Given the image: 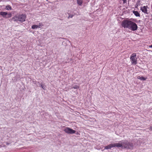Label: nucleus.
Here are the masks:
<instances>
[{
  "instance_id": "f257e3e1",
  "label": "nucleus",
  "mask_w": 152,
  "mask_h": 152,
  "mask_svg": "<svg viewBox=\"0 0 152 152\" xmlns=\"http://www.w3.org/2000/svg\"><path fill=\"white\" fill-rule=\"evenodd\" d=\"M115 147L121 148L122 149L126 148L132 150L133 149L134 145L133 143L128 142L127 140H124L120 141L118 143L110 144L105 146L104 149H110L112 148Z\"/></svg>"
},
{
  "instance_id": "f03ea898",
  "label": "nucleus",
  "mask_w": 152,
  "mask_h": 152,
  "mask_svg": "<svg viewBox=\"0 0 152 152\" xmlns=\"http://www.w3.org/2000/svg\"><path fill=\"white\" fill-rule=\"evenodd\" d=\"M26 18V15L25 14H19L16 15L12 18L13 21L17 22L19 21L22 23L25 21Z\"/></svg>"
},
{
  "instance_id": "7ed1b4c3",
  "label": "nucleus",
  "mask_w": 152,
  "mask_h": 152,
  "mask_svg": "<svg viewBox=\"0 0 152 152\" xmlns=\"http://www.w3.org/2000/svg\"><path fill=\"white\" fill-rule=\"evenodd\" d=\"M132 21L126 20H123L121 23V25L124 28H129Z\"/></svg>"
},
{
  "instance_id": "20e7f679",
  "label": "nucleus",
  "mask_w": 152,
  "mask_h": 152,
  "mask_svg": "<svg viewBox=\"0 0 152 152\" xmlns=\"http://www.w3.org/2000/svg\"><path fill=\"white\" fill-rule=\"evenodd\" d=\"M138 27L137 24L134 22H131L129 29L132 31H135L137 29Z\"/></svg>"
},
{
  "instance_id": "39448f33",
  "label": "nucleus",
  "mask_w": 152,
  "mask_h": 152,
  "mask_svg": "<svg viewBox=\"0 0 152 152\" xmlns=\"http://www.w3.org/2000/svg\"><path fill=\"white\" fill-rule=\"evenodd\" d=\"M64 131L66 133L71 134L75 133L76 132L75 130L69 127L66 128Z\"/></svg>"
},
{
  "instance_id": "423d86ee",
  "label": "nucleus",
  "mask_w": 152,
  "mask_h": 152,
  "mask_svg": "<svg viewBox=\"0 0 152 152\" xmlns=\"http://www.w3.org/2000/svg\"><path fill=\"white\" fill-rule=\"evenodd\" d=\"M147 8L149 9L147 6H144L143 7H141L140 10L142 12L145 14H148L150 12L147 10Z\"/></svg>"
},
{
  "instance_id": "0eeeda50",
  "label": "nucleus",
  "mask_w": 152,
  "mask_h": 152,
  "mask_svg": "<svg viewBox=\"0 0 152 152\" xmlns=\"http://www.w3.org/2000/svg\"><path fill=\"white\" fill-rule=\"evenodd\" d=\"M0 14L2 15L3 17L4 18H7L6 16L8 14L7 12H0Z\"/></svg>"
},
{
  "instance_id": "6e6552de",
  "label": "nucleus",
  "mask_w": 152,
  "mask_h": 152,
  "mask_svg": "<svg viewBox=\"0 0 152 152\" xmlns=\"http://www.w3.org/2000/svg\"><path fill=\"white\" fill-rule=\"evenodd\" d=\"M131 60L132 61V63L136 65L137 64V60L136 58H130Z\"/></svg>"
},
{
  "instance_id": "1a4fd4ad",
  "label": "nucleus",
  "mask_w": 152,
  "mask_h": 152,
  "mask_svg": "<svg viewBox=\"0 0 152 152\" xmlns=\"http://www.w3.org/2000/svg\"><path fill=\"white\" fill-rule=\"evenodd\" d=\"M133 13L137 17H140V15L137 11H133Z\"/></svg>"
},
{
  "instance_id": "9d476101",
  "label": "nucleus",
  "mask_w": 152,
  "mask_h": 152,
  "mask_svg": "<svg viewBox=\"0 0 152 152\" xmlns=\"http://www.w3.org/2000/svg\"><path fill=\"white\" fill-rule=\"evenodd\" d=\"M137 78L138 79H140L142 80H145L146 79V78H145V77H140V76H138L137 77Z\"/></svg>"
},
{
  "instance_id": "9b49d317",
  "label": "nucleus",
  "mask_w": 152,
  "mask_h": 152,
  "mask_svg": "<svg viewBox=\"0 0 152 152\" xmlns=\"http://www.w3.org/2000/svg\"><path fill=\"white\" fill-rule=\"evenodd\" d=\"M77 3L80 6H81L83 3V1L80 0H77Z\"/></svg>"
},
{
  "instance_id": "f8f14e48",
  "label": "nucleus",
  "mask_w": 152,
  "mask_h": 152,
  "mask_svg": "<svg viewBox=\"0 0 152 152\" xmlns=\"http://www.w3.org/2000/svg\"><path fill=\"white\" fill-rule=\"evenodd\" d=\"M68 14L69 15V16L68 17V19L69 18H72L73 16L74 15H75V14H74V15H73V14H70V13H68Z\"/></svg>"
},
{
  "instance_id": "ddd939ff",
  "label": "nucleus",
  "mask_w": 152,
  "mask_h": 152,
  "mask_svg": "<svg viewBox=\"0 0 152 152\" xmlns=\"http://www.w3.org/2000/svg\"><path fill=\"white\" fill-rule=\"evenodd\" d=\"M6 9L7 10H10L12 9V7L10 5H7L6 6Z\"/></svg>"
},
{
  "instance_id": "4468645a",
  "label": "nucleus",
  "mask_w": 152,
  "mask_h": 152,
  "mask_svg": "<svg viewBox=\"0 0 152 152\" xmlns=\"http://www.w3.org/2000/svg\"><path fill=\"white\" fill-rule=\"evenodd\" d=\"M136 56V53H133L132 55L131 56L130 58H134Z\"/></svg>"
},
{
  "instance_id": "2eb2a0df",
  "label": "nucleus",
  "mask_w": 152,
  "mask_h": 152,
  "mask_svg": "<svg viewBox=\"0 0 152 152\" xmlns=\"http://www.w3.org/2000/svg\"><path fill=\"white\" fill-rule=\"evenodd\" d=\"M38 27V26L37 25H33L31 28L33 29L37 28Z\"/></svg>"
},
{
  "instance_id": "dca6fc26",
  "label": "nucleus",
  "mask_w": 152,
  "mask_h": 152,
  "mask_svg": "<svg viewBox=\"0 0 152 152\" xmlns=\"http://www.w3.org/2000/svg\"><path fill=\"white\" fill-rule=\"evenodd\" d=\"M41 87L44 90L45 89L46 86H45L43 84H41Z\"/></svg>"
},
{
  "instance_id": "f3484780",
  "label": "nucleus",
  "mask_w": 152,
  "mask_h": 152,
  "mask_svg": "<svg viewBox=\"0 0 152 152\" xmlns=\"http://www.w3.org/2000/svg\"><path fill=\"white\" fill-rule=\"evenodd\" d=\"M79 88V86H78L77 85H75L72 88H73L75 89H78Z\"/></svg>"
},
{
  "instance_id": "a211bd4d",
  "label": "nucleus",
  "mask_w": 152,
  "mask_h": 152,
  "mask_svg": "<svg viewBox=\"0 0 152 152\" xmlns=\"http://www.w3.org/2000/svg\"><path fill=\"white\" fill-rule=\"evenodd\" d=\"M43 26V25L42 24L39 23V28H41Z\"/></svg>"
},
{
  "instance_id": "6ab92c4d",
  "label": "nucleus",
  "mask_w": 152,
  "mask_h": 152,
  "mask_svg": "<svg viewBox=\"0 0 152 152\" xmlns=\"http://www.w3.org/2000/svg\"><path fill=\"white\" fill-rule=\"evenodd\" d=\"M149 130L152 131V126H150L149 128Z\"/></svg>"
},
{
  "instance_id": "aec40b11",
  "label": "nucleus",
  "mask_w": 152,
  "mask_h": 152,
  "mask_svg": "<svg viewBox=\"0 0 152 152\" xmlns=\"http://www.w3.org/2000/svg\"><path fill=\"white\" fill-rule=\"evenodd\" d=\"M123 1L124 3H126V0H123Z\"/></svg>"
},
{
  "instance_id": "412c9836",
  "label": "nucleus",
  "mask_w": 152,
  "mask_h": 152,
  "mask_svg": "<svg viewBox=\"0 0 152 152\" xmlns=\"http://www.w3.org/2000/svg\"><path fill=\"white\" fill-rule=\"evenodd\" d=\"M149 48H152V44L151 45H149Z\"/></svg>"
},
{
  "instance_id": "4be33fe9",
  "label": "nucleus",
  "mask_w": 152,
  "mask_h": 152,
  "mask_svg": "<svg viewBox=\"0 0 152 152\" xmlns=\"http://www.w3.org/2000/svg\"><path fill=\"white\" fill-rule=\"evenodd\" d=\"M76 134H79V133L78 132H77V133H76Z\"/></svg>"
},
{
  "instance_id": "5701e85b",
  "label": "nucleus",
  "mask_w": 152,
  "mask_h": 152,
  "mask_svg": "<svg viewBox=\"0 0 152 152\" xmlns=\"http://www.w3.org/2000/svg\"><path fill=\"white\" fill-rule=\"evenodd\" d=\"M46 0L47 1H48V0Z\"/></svg>"
}]
</instances>
